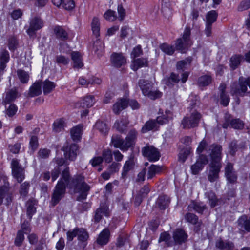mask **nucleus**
I'll list each match as a JSON object with an SVG mask.
<instances>
[{
	"label": "nucleus",
	"instance_id": "nucleus-45",
	"mask_svg": "<svg viewBox=\"0 0 250 250\" xmlns=\"http://www.w3.org/2000/svg\"><path fill=\"white\" fill-rule=\"evenodd\" d=\"M95 128L104 135H106L109 130L107 125L105 123L101 121H98L96 122Z\"/></svg>",
	"mask_w": 250,
	"mask_h": 250
},
{
	"label": "nucleus",
	"instance_id": "nucleus-8",
	"mask_svg": "<svg viewBox=\"0 0 250 250\" xmlns=\"http://www.w3.org/2000/svg\"><path fill=\"white\" fill-rule=\"evenodd\" d=\"M143 155L146 157L149 161L155 162L160 157V153L158 149L153 146L147 145L142 149Z\"/></svg>",
	"mask_w": 250,
	"mask_h": 250
},
{
	"label": "nucleus",
	"instance_id": "nucleus-7",
	"mask_svg": "<svg viewBox=\"0 0 250 250\" xmlns=\"http://www.w3.org/2000/svg\"><path fill=\"white\" fill-rule=\"evenodd\" d=\"M43 21L39 16H35L30 19L29 26L26 30V32L30 37H34L36 31L43 27Z\"/></svg>",
	"mask_w": 250,
	"mask_h": 250
},
{
	"label": "nucleus",
	"instance_id": "nucleus-19",
	"mask_svg": "<svg viewBox=\"0 0 250 250\" xmlns=\"http://www.w3.org/2000/svg\"><path fill=\"white\" fill-rule=\"evenodd\" d=\"M138 136V132L134 128L130 130L125 139V145L128 150L130 148H133L135 145Z\"/></svg>",
	"mask_w": 250,
	"mask_h": 250
},
{
	"label": "nucleus",
	"instance_id": "nucleus-14",
	"mask_svg": "<svg viewBox=\"0 0 250 250\" xmlns=\"http://www.w3.org/2000/svg\"><path fill=\"white\" fill-rule=\"evenodd\" d=\"M110 215V212L108 207L105 204H101L99 208H97L94 212L93 220L94 223H97L102 219L104 215L109 217Z\"/></svg>",
	"mask_w": 250,
	"mask_h": 250
},
{
	"label": "nucleus",
	"instance_id": "nucleus-35",
	"mask_svg": "<svg viewBox=\"0 0 250 250\" xmlns=\"http://www.w3.org/2000/svg\"><path fill=\"white\" fill-rule=\"evenodd\" d=\"M133 68L134 71L137 70L139 68L142 67H146L148 66V62L146 58H141L135 59L133 61Z\"/></svg>",
	"mask_w": 250,
	"mask_h": 250
},
{
	"label": "nucleus",
	"instance_id": "nucleus-48",
	"mask_svg": "<svg viewBox=\"0 0 250 250\" xmlns=\"http://www.w3.org/2000/svg\"><path fill=\"white\" fill-rule=\"evenodd\" d=\"M94 49L95 53L98 57L102 56L104 52V44L99 41H96L94 44Z\"/></svg>",
	"mask_w": 250,
	"mask_h": 250
},
{
	"label": "nucleus",
	"instance_id": "nucleus-63",
	"mask_svg": "<svg viewBox=\"0 0 250 250\" xmlns=\"http://www.w3.org/2000/svg\"><path fill=\"white\" fill-rule=\"evenodd\" d=\"M180 81L179 74H176L174 72L171 73L170 77L167 81V85H169L172 83H178Z\"/></svg>",
	"mask_w": 250,
	"mask_h": 250
},
{
	"label": "nucleus",
	"instance_id": "nucleus-3",
	"mask_svg": "<svg viewBox=\"0 0 250 250\" xmlns=\"http://www.w3.org/2000/svg\"><path fill=\"white\" fill-rule=\"evenodd\" d=\"M171 119L170 117L163 115L158 117L156 120L150 119L143 125L141 129V132L145 133L150 131H157L159 129V125L167 123Z\"/></svg>",
	"mask_w": 250,
	"mask_h": 250
},
{
	"label": "nucleus",
	"instance_id": "nucleus-52",
	"mask_svg": "<svg viewBox=\"0 0 250 250\" xmlns=\"http://www.w3.org/2000/svg\"><path fill=\"white\" fill-rule=\"evenodd\" d=\"M24 240L23 232L22 230H18L14 240V244L17 247H21Z\"/></svg>",
	"mask_w": 250,
	"mask_h": 250
},
{
	"label": "nucleus",
	"instance_id": "nucleus-24",
	"mask_svg": "<svg viewBox=\"0 0 250 250\" xmlns=\"http://www.w3.org/2000/svg\"><path fill=\"white\" fill-rule=\"evenodd\" d=\"M173 237L176 243L181 244L187 241L188 236L183 229H177L174 232Z\"/></svg>",
	"mask_w": 250,
	"mask_h": 250
},
{
	"label": "nucleus",
	"instance_id": "nucleus-23",
	"mask_svg": "<svg viewBox=\"0 0 250 250\" xmlns=\"http://www.w3.org/2000/svg\"><path fill=\"white\" fill-rule=\"evenodd\" d=\"M206 208V206L203 203L191 201L188 206L187 209L188 211L191 212L194 210L198 213L202 214Z\"/></svg>",
	"mask_w": 250,
	"mask_h": 250
},
{
	"label": "nucleus",
	"instance_id": "nucleus-44",
	"mask_svg": "<svg viewBox=\"0 0 250 250\" xmlns=\"http://www.w3.org/2000/svg\"><path fill=\"white\" fill-rule=\"evenodd\" d=\"M17 76L22 83H27L29 79V75L28 72L22 69H18L17 71Z\"/></svg>",
	"mask_w": 250,
	"mask_h": 250
},
{
	"label": "nucleus",
	"instance_id": "nucleus-1",
	"mask_svg": "<svg viewBox=\"0 0 250 250\" xmlns=\"http://www.w3.org/2000/svg\"><path fill=\"white\" fill-rule=\"evenodd\" d=\"M75 193H79L77 200H85L91 188L85 182V177L82 174L71 176L69 167H67L61 174V178L55 186L52 195L51 204L56 206L63 198L66 192V188Z\"/></svg>",
	"mask_w": 250,
	"mask_h": 250
},
{
	"label": "nucleus",
	"instance_id": "nucleus-9",
	"mask_svg": "<svg viewBox=\"0 0 250 250\" xmlns=\"http://www.w3.org/2000/svg\"><path fill=\"white\" fill-rule=\"evenodd\" d=\"M21 94L19 91L18 87H13L7 89L5 92V97L3 98L2 104L4 105L13 103L17 98L21 97Z\"/></svg>",
	"mask_w": 250,
	"mask_h": 250
},
{
	"label": "nucleus",
	"instance_id": "nucleus-42",
	"mask_svg": "<svg viewBox=\"0 0 250 250\" xmlns=\"http://www.w3.org/2000/svg\"><path fill=\"white\" fill-rule=\"evenodd\" d=\"M77 237L79 241L84 242L86 241L89 238V234L87 230L82 228H78Z\"/></svg>",
	"mask_w": 250,
	"mask_h": 250
},
{
	"label": "nucleus",
	"instance_id": "nucleus-20",
	"mask_svg": "<svg viewBox=\"0 0 250 250\" xmlns=\"http://www.w3.org/2000/svg\"><path fill=\"white\" fill-rule=\"evenodd\" d=\"M110 232L108 228L104 229L98 235L96 242L98 244L103 246L106 245L109 241Z\"/></svg>",
	"mask_w": 250,
	"mask_h": 250
},
{
	"label": "nucleus",
	"instance_id": "nucleus-10",
	"mask_svg": "<svg viewBox=\"0 0 250 250\" xmlns=\"http://www.w3.org/2000/svg\"><path fill=\"white\" fill-rule=\"evenodd\" d=\"M209 150L211 151L210 155L211 159L210 163L221 164L222 146L217 144H212L209 146Z\"/></svg>",
	"mask_w": 250,
	"mask_h": 250
},
{
	"label": "nucleus",
	"instance_id": "nucleus-28",
	"mask_svg": "<svg viewBox=\"0 0 250 250\" xmlns=\"http://www.w3.org/2000/svg\"><path fill=\"white\" fill-rule=\"evenodd\" d=\"M191 45V44L182 38H178L176 41L175 48L181 53H185Z\"/></svg>",
	"mask_w": 250,
	"mask_h": 250
},
{
	"label": "nucleus",
	"instance_id": "nucleus-58",
	"mask_svg": "<svg viewBox=\"0 0 250 250\" xmlns=\"http://www.w3.org/2000/svg\"><path fill=\"white\" fill-rule=\"evenodd\" d=\"M29 145L30 147L33 151H35L37 149L39 146L38 138L37 136L35 135L31 136Z\"/></svg>",
	"mask_w": 250,
	"mask_h": 250
},
{
	"label": "nucleus",
	"instance_id": "nucleus-4",
	"mask_svg": "<svg viewBox=\"0 0 250 250\" xmlns=\"http://www.w3.org/2000/svg\"><path fill=\"white\" fill-rule=\"evenodd\" d=\"M202 118L201 114L197 110L192 111L190 115H187L181 121V125L184 129H190L198 126Z\"/></svg>",
	"mask_w": 250,
	"mask_h": 250
},
{
	"label": "nucleus",
	"instance_id": "nucleus-55",
	"mask_svg": "<svg viewBox=\"0 0 250 250\" xmlns=\"http://www.w3.org/2000/svg\"><path fill=\"white\" fill-rule=\"evenodd\" d=\"M217 13L214 10L209 12L207 15V24L212 25L217 19Z\"/></svg>",
	"mask_w": 250,
	"mask_h": 250
},
{
	"label": "nucleus",
	"instance_id": "nucleus-43",
	"mask_svg": "<svg viewBox=\"0 0 250 250\" xmlns=\"http://www.w3.org/2000/svg\"><path fill=\"white\" fill-rule=\"evenodd\" d=\"M216 246L221 250H230L234 247L233 244L229 241L219 240L216 243Z\"/></svg>",
	"mask_w": 250,
	"mask_h": 250
},
{
	"label": "nucleus",
	"instance_id": "nucleus-30",
	"mask_svg": "<svg viewBox=\"0 0 250 250\" xmlns=\"http://www.w3.org/2000/svg\"><path fill=\"white\" fill-rule=\"evenodd\" d=\"M238 224L240 229L250 231V217L246 215L241 216L238 220Z\"/></svg>",
	"mask_w": 250,
	"mask_h": 250
},
{
	"label": "nucleus",
	"instance_id": "nucleus-62",
	"mask_svg": "<svg viewBox=\"0 0 250 250\" xmlns=\"http://www.w3.org/2000/svg\"><path fill=\"white\" fill-rule=\"evenodd\" d=\"M62 5L65 9L71 10L75 7V4L73 0H63Z\"/></svg>",
	"mask_w": 250,
	"mask_h": 250
},
{
	"label": "nucleus",
	"instance_id": "nucleus-18",
	"mask_svg": "<svg viewBox=\"0 0 250 250\" xmlns=\"http://www.w3.org/2000/svg\"><path fill=\"white\" fill-rule=\"evenodd\" d=\"M129 121L126 117L122 116L119 120H117L113 126L117 131L121 133H125Z\"/></svg>",
	"mask_w": 250,
	"mask_h": 250
},
{
	"label": "nucleus",
	"instance_id": "nucleus-13",
	"mask_svg": "<svg viewBox=\"0 0 250 250\" xmlns=\"http://www.w3.org/2000/svg\"><path fill=\"white\" fill-rule=\"evenodd\" d=\"M12 198V193L10 191L9 183H6L0 187V205L2 204L4 199L6 202V204L9 205L11 202Z\"/></svg>",
	"mask_w": 250,
	"mask_h": 250
},
{
	"label": "nucleus",
	"instance_id": "nucleus-36",
	"mask_svg": "<svg viewBox=\"0 0 250 250\" xmlns=\"http://www.w3.org/2000/svg\"><path fill=\"white\" fill-rule=\"evenodd\" d=\"M169 202L170 201L167 196L162 195L157 199V204L160 209L164 210L168 207Z\"/></svg>",
	"mask_w": 250,
	"mask_h": 250
},
{
	"label": "nucleus",
	"instance_id": "nucleus-16",
	"mask_svg": "<svg viewBox=\"0 0 250 250\" xmlns=\"http://www.w3.org/2000/svg\"><path fill=\"white\" fill-rule=\"evenodd\" d=\"M110 61L113 66L119 68L126 64V59L123 53L114 52L110 56Z\"/></svg>",
	"mask_w": 250,
	"mask_h": 250
},
{
	"label": "nucleus",
	"instance_id": "nucleus-41",
	"mask_svg": "<svg viewBox=\"0 0 250 250\" xmlns=\"http://www.w3.org/2000/svg\"><path fill=\"white\" fill-rule=\"evenodd\" d=\"M55 84L49 80H45L42 83L43 93L46 95L50 93L55 87Z\"/></svg>",
	"mask_w": 250,
	"mask_h": 250
},
{
	"label": "nucleus",
	"instance_id": "nucleus-64",
	"mask_svg": "<svg viewBox=\"0 0 250 250\" xmlns=\"http://www.w3.org/2000/svg\"><path fill=\"white\" fill-rule=\"evenodd\" d=\"M250 8V3L248 0L242 1L237 7L238 11H243Z\"/></svg>",
	"mask_w": 250,
	"mask_h": 250
},
{
	"label": "nucleus",
	"instance_id": "nucleus-33",
	"mask_svg": "<svg viewBox=\"0 0 250 250\" xmlns=\"http://www.w3.org/2000/svg\"><path fill=\"white\" fill-rule=\"evenodd\" d=\"M162 170L163 167L161 166L151 165L148 168L147 179H152L156 175L160 174Z\"/></svg>",
	"mask_w": 250,
	"mask_h": 250
},
{
	"label": "nucleus",
	"instance_id": "nucleus-22",
	"mask_svg": "<svg viewBox=\"0 0 250 250\" xmlns=\"http://www.w3.org/2000/svg\"><path fill=\"white\" fill-rule=\"evenodd\" d=\"M10 60L9 52L5 49H2L0 52V74H2L6 67V64Z\"/></svg>",
	"mask_w": 250,
	"mask_h": 250
},
{
	"label": "nucleus",
	"instance_id": "nucleus-54",
	"mask_svg": "<svg viewBox=\"0 0 250 250\" xmlns=\"http://www.w3.org/2000/svg\"><path fill=\"white\" fill-rule=\"evenodd\" d=\"M30 186L29 182L27 181L24 182L21 185L19 189V193L21 196L26 197L27 195Z\"/></svg>",
	"mask_w": 250,
	"mask_h": 250
},
{
	"label": "nucleus",
	"instance_id": "nucleus-37",
	"mask_svg": "<svg viewBox=\"0 0 250 250\" xmlns=\"http://www.w3.org/2000/svg\"><path fill=\"white\" fill-rule=\"evenodd\" d=\"M212 77L209 75H205L200 77L197 81V84L200 87L208 85L212 82Z\"/></svg>",
	"mask_w": 250,
	"mask_h": 250
},
{
	"label": "nucleus",
	"instance_id": "nucleus-2",
	"mask_svg": "<svg viewBox=\"0 0 250 250\" xmlns=\"http://www.w3.org/2000/svg\"><path fill=\"white\" fill-rule=\"evenodd\" d=\"M247 86L250 89V77H240L238 82L233 83L230 85V94L232 96L244 97L247 93Z\"/></svg>",
	"mask_w": 250,
	"mask_h": 250
},
{
	"label": "nucleus",
	"instance_id": "nucleus-56",
	"mask_svg": "<svg viewBox=\"0 0 250 250\" xmlns=\"http://www.w3.org/2000/svg\"><path fill=\"white\" fill-rule=\"evenodd\" d=\"M230 126L235 129H242L244 127L243 122L239 119H232L230 121Z\"/></svg>",
	"mask_w": 250,
	"mask_h": 250
},
{
	"label": "nucleus",
	"instance_id": "nucleus-46",
	"mask_svg": "<svg viewBox=\"0 0 250 250\" xmlns=\"http://www.w3.org/2000/svg\"><path fill=\"white\" fill-rule=\"evenodd\" d=\"M8 105H5L6 108V114L10 117H13L16 114V112H17L18 107L14 104L12 103L8 104Z\"/></svg>",
	"mask_w": 250,
	"mask_h": 250
},
{
	"label": "nucleus",
	"instance_id": "nucleus-49",
	"mask_svg": "<svg viewBox=\"0 0 250 250\" xmlns=\"http://www.w3.org/2000/svg\"><path fill=\"white\" fill-rule=\"evenodd\" d=\"M192 62L191 58L188 57L184 60L178 61L176 64V68L178 71H184L187 64H190Z\"/></svg>",
	"mask_w": 250,
	"mask_h": 250
},
{
	"label": "nucleus",
	"instance_id": "nucleus-50",
	"mask_svg": "<svg viewBox=\"0 0 250 250\" xmlns=\"http://www.w3.org/2000/svg\"><path fill=\"white\" fill-rule=\"evenodd\" d=\"M64 121L62 119L56 120L53 124V130L59 132L64 130Z\"/></svg>",
	"mask_w": 250,
	"mask_h": 250
},
{
	"label": "nucleus",
	"instance_id": "nucleus-57",
	"mask_svg": "<svg viewBox=\"0 0 250 250\" xmlns=\"http://www.w3.org/2000/svg\"><path fill=\"white\" fill-rule=\"evenodd\" d=\"M162 95V93L158 89H155L154 88L149 92V93L146 96L151 100H156L160 98Z\"/></svg>",
	"mask_w": 250,
	"mask_h": 250
},
{
	"label": "nucleus",
	"instance_id": "nucleus-34",
	"mask_svg": "<svg viewBox=\"0 0 250 250\" xmlns=\"http://www.w3.org/2000/svg\"><path fill=\"white\" fill-rule=\"evenodd\" d=\"M36 201L33 199H29L26 204L27 207V215L30 219L32 217L33 215L36 212V208L35 205Z\"/></svg>",
	"mask_w": 250,
	"mask_h": 250
},
{
	"label": "nucleus",
	"instance_id": "nucleus-53",
	"mask_svg": "<svg viewBox=\"0 0 250 250\" xmlns=\"http://www.w3.org/2000/svg\"><path fill=\"white\" fill-rule=\"evenodd\" d=\"M186 220L193 225H196L198 223L199 218L195 214L191 212H188L185 215Z\"/></svg>",
	"mask_w": 250,
	"mask_h": 250
},
{
	"label": "nucleus",
	"instance_id": "nucleus-40",
	"mask_svg": "<svg viewBox=\"0 0 250 250\" xmlns=\"http://www.w3.org/2000/svg\"><path fill=\"white\" fill-rule=\"evenodd\" d=\"M91 28L93 34L96 37L100 35V23L99 20L97 17H94L91 22Z\"/></svg>",
	"mask_w": 250,
	"mask_h": 250
},
{
	"label": "nucleus",
	"instance_id": "nucleus-61",
	"mask_svg": "<svg viewBox=\"0 0 250 250\" xmlns=\"http://www.w3.org/2000/svg\"><path fill=\"white\" fill-rule=\"evenodd\" d=\"M69 59L63 55H57L56 57V62L58 64L67 65L69 63Z\"/></svg>",
	"mask_w": 250,
	"mask_h": 250
},
{
	"label": "nucleus",
	"instance_id": "nucleus-11",
	"mask_svg": "<svg viewBox=\"0 0 250 250\" xmlns=\"http://www.w3.org/2000/svg\"><path fill=\"white\" fill-rule=\"evenodd\" d=\"M136 159L134 154H131L127 160L124 165L122 171V178L125 180L128 175L129 172L133 170L134 168Z\"/></svg>",
	"mask_w": 250,
	"mask_h": 250
},
{
	"label": "nucleus",
	"instance_id": "nucleus-17",
	"mask_svg": "<svg viewBox=\"0 0 250 250\" xmlns=\"http://www.w3.org/2000/svg\"><path fill=\"white\" fill-rule=\"evenodd\" d=\"M110 145H113L115 148L120 149L123 152L128 150L125 140L118 134H114L112 136Z\"/></svg>",
	"mask_w": 250,
	"mask_h": 250
},
{
	"label": "nucleus",
	"instance_id": "nucleus-31",
	"mask_svg": "<svg viewBox=\"0 0 250 250\" xmlns=\"http://www.w3.org/2000/svg\"><path fill=\"white\" fill-rule=\"evenodd\" d=\"M83 125L79 124L73 127L70 131L72 139L74 141H79L81 139Z\"/></svg>",
	"mask_w": 250,
	"mask_h": 250
},
{
	"label": "nucleus",
	"instance_id": "nucleus-12",
	"mask_svg": "<svg viewBox=\"0 0 250 250\" xmlns=\"http://www.w3.org/2000/svg\"><path fill=\"white\" fill-rule=\"evenodd\" d=\"M221 167V164H209V169L207 171L208 180L209 182L213 183L219 179Z\"/></svg>",
	"mask_w": 250,
	"mask_h": 250
},
{
	"label": "nucleus",
	"instance_id": "nucleus-51",
	"mask_svg": "<svg viewBox=\"0 0 250 250\" xmlns=\"http://www.w3.org/2000/svg\"><path fill=\"white\" fill-rule=\"evenodd\" d=\"M113 153L111 149L107 148L104 149L102 151V159L106 163H109L112 162L113 160Z\"/></svg>",
	"mask_w": 250,
	"mask_h": 250
},
{
	"label": "nucleus",
	"instance_id": "nucleus-47",
	"mask_svg": "<svg viewBox=\"0 0 250 250\" xmlns=\"http://www.w3.org/2000/svg\"><path fill=\"white\" fill-rule=\"evenodd\" d=\"M7 42L8 47L11 51L14 52L17 48L19 43L16 37H10L8 39Z\"/></svg>",
	"mask_w": 250,
	"mask_h": 250
},
{
	"label": "nucleus",
	"instance_id": "nucleus-32",
	"mask_svg": "<svg viewBox=\"0 0 250 250\" xmlns=\"http://www.w3.org/2000/svg\"><path fill=\"white\" fill-rule=\"evenodd\" d=\"M42 93V83L40 81L36 82L29 89L28 95L30 97L37 96Z\"/></svg>",
	"mask_w": 250,
	"mask_h": 250
},
{
	"label": "nucleus",
	"instance_id": "nucleus-21",
	"mask_svg": "<svg viewBox=\"0 0 250 250\" xmlns=\"http://www.w3.org/2000/svg\"><path fill=\"white\" fill-rule=\"evenodd\" d=\"M53 31L57 39L62 41H66L68 39V31L63 27L56 25L53 28Z\"/></svg>",
	"mask_w": 250,
	"mask_h": 250
},
{
	"label": "nucleus",
	"instance_id": "nucleus-15",
	"mask_svg": "<svg viewBox=\"0 0 250 250\" xmlns=\"http://www.w3.org/2000/svg\"><path fill=\"white\" fill-rule=\"evenodd\" d=\"M78 146L76 144H71L69 145L67 144L62 148L64 152V155L66 159L70 161H74L77 155Z\"/></svg>",
	"mask_w": 250,
	"mask_h": 250
},
{
	"label": "nucleus",
	"instance_id": "nucleus-39",
	"mask_svg": "<svg viewBox=\"0 0 250 250\" xmlns=\"http://www.w3.org/2000/svg\"><path fill=\"white\" fill-rule=\"evenodd\" d=\"M160 49L168 55H172L175 51V47L167 43H163L159 46Z\"/></svg>",
	"mask_w": 250,
	"mask_h": 250
},
{
	"label": "nucleus",
	"instance_id": "nucleus-59",
	"mask_svg": "<svg viewBox=\"0 0 250 250\" xmlns=\"http://www.w3.org/2000/svg\"><path fill=\"white\" fill-rule=\"evenodd\" d=\"M190 35L191 28L189 26H187L184 31L182 38H181L191 44L192 43L190 39Z\"/></svg>",
	"mask_w": 250,
	"mask_h": 250
},
{
	"label": "nucleus",
	"instance_id": "nucleus-38",
	"mask_svg": "<svg viewBox=\"0 0 250 250\" xmlns=\"http://www.w3.org/2000/svg\"><path fill=\"white\" fill-rule=\"evenodd\" d=\"M243 59H244V56L241 55H235L231 57L230 66L233 70H235L238 67Z\"/></svg>",
	"mask_w": 250,
	"mask_h": 250
},
{
	"label": "nucleus",
	"instance_id": "nucleus-26",
	"mask_svg": "<svg viewBox=\"0 0 250 250\" xmlns=\"http://www.w3.org/2000/svg\"><path fill=\"white\" fill-rule=\"evenodd\" d=\"M205 195L208 198L209 204L212 208L224 203L222 198H218L215 193L212 191L206 193Z\"/></svg>",
	"mask_w": 250,
	"mask_h": 250
},
{
	"label": "nucleus",
	"instance_id": "nucleus-6",
	"mask_svg": "<svg viewBox=\"0 0 250 250\" xmlns=\"http://www.w3.org/2000/svg\"><path fill=\"white\" fill-rule=\"evenodd\" d=\"M129 105L133 109L139 108V104L135 100H129L126 99H120L113 106V111L116 114H119L123 109Z\"/></svg>",
	"mask_w": 250,
	"mask_h": 250
},
{
	"label": "nucleus",
	"instance_id": "nucleus-60",
	"mask_svg": "<svg viewBox=\"0 0 250 250\" xmlns=\"http://www.w3.org/2000/svg\"><path fill=\"white\" fill-rule=\"evenodd\" d=\"M104 18L109 21H113L117 18L116 12L111 10H108L104 14Z\"/></svg>",
	"mask_w": 250,
	"mask_h": 250
},
{
	"label": "nucleus",
	"instance_id": "nucleus-5",
	"mask_svg": "<svg viewBox=\"0 0 250 250\" xmlns=\"http://www.w3.org/2000/svg\"><path fill=\"white\" fill-rule=\"evenodd\" d=\"M11 168L13 177L17 182L21 183L25 179V170L20 164L19 160L16 158L12 159L11 162Z\"/></svg>",
	"mask_w": 250,
	"mask_h": 250
},
{
	"label": "nucleus",
	"instance_id": "nucleus-27",
	"mask_svg": "<svg viewBox=\"0 0 250 250\" xmlns=\"http://www.w3.org/2000/svg\"><path fill=\"white\" fill-rule=\"evenodd\" d=\"M71 56L74 68L80 69L83 67V63L82 61V56L79 52L73 51L71 53Z\"/></svg>",
	"mask_w": 250,
	"mask_h": 250
},
{
	"label": "nucleus",
	"instance_id": "nucleus-29",
	"mask_svg": "<svg viewBox=\"0 0 250 250\" xmlns=\"http://www.w3.org/2000/svg\"><path fill=\"white\" fill-rule=\"evenodd\" d=\"M95 101L96 100L94 96L87 95L84 97L78 104L83 108H89L94 105Z\"/></svg>",
	"mask_w": 250,
	"mask_h": 250
},
{
	"label": "nucleus",
	"instance_id": "nucleus-25",
	"mask_svg": "<svg viewBox=\"0 0 250 250\" xmlns=\"http://www.w3.org/2000/svg\"><path fill=\"white\" fill-rule=\"evenodd\" d=\"M138 85L143 94L146 96L153 88V83L152 82L144 79L140 80L138 82Z\"/></svg>",
	"mask_w": 250,
	"mask_h": 250
}]
</instances>
